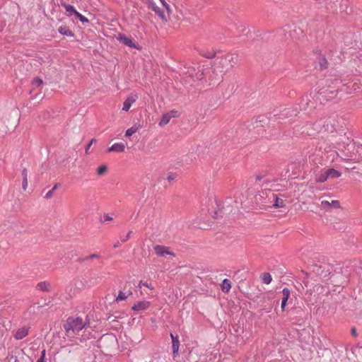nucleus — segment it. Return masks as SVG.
<instances>
[{"label": "nucleus", "mask_w": 362, "mask_h": 362, "mask_svg": "<svg viewBox=\"0 0 362 362\" xmlns=\"http://www.w3.org/2000/svg\"><path fill=\"white\" fill-rule=\"evenodd\" d=\"M243 333V327L240 325H232V330L230 329V336H229V341L231 344L230 346H228L230 349H231L232 354L235 351V349L243 344V337L241 336V334Z\"/></svg>", "instance_id": "1"}, {"label": "nucleus", "mask_w": 362, "mask_h": 362, "mask_svg": "<svg viewBox=\"0 0 362 362\" xmlns=\"http://www.w3.org/2000/svg\"><path fill=\"white\" fill-rule=\"evenodd\" d=\"M84 327L85 324L79 317H69L64 325V328L69 335L78 332Z\"/></svg>", "instance_id": "2"}, {"label": "nucleus", "mask_w": 362, "mask_h": 362, "mask_svg": "<svg viewBox=\"0 0 362 362\" xmlns=\"http://www.w3.org/2000/svg\"><path fill=\"white\" fill-rule=\"evenodd\" d=\"M262 119H255V122H252L247 124V128L248 129L249 133L251 134V138H256L257 136H263L265 132L264 127L262 122Z\"/></svg>", "instance_id": "3"}, {"label": "nucleus", "mask_w": 362, "mask_h": 362, "mask_svg": "<svg viewBox=\"0 0 362 362\" xmlns=\"http://www.w3.org/2000/svg\"><path fill=\"white\" fill-rule=\"evenodd\" d=\"M322 123V120L320 119L314 124H307L305 127V130H303V133H306L309 136H314L324 129Z\"/></svg>", "instance_id": "4"}, {"label": "nucleus", "mask_w": 362, "mask_h": 362, "mask_svg": "<svg viewBox=\"0 0 362 362\" xmlns=\"http://www.w3.org/2000/svg\"><path fill=\"white\" fill-rule=\"evenodd\" d=\"M339 89L331 88L329 86L323 87L319 90V94L327 100H331L337 98Z\"/></svg>", "instance_id": "5"}, {"label": "nucleus", "mask_w": 362, "mask_h": 362, "mask_svg": "<svg viewBox=\"0 0 362 362\" xmlns=\"http://www.w3.org/2000/svg\"><path fill=\"white\" fill-rule=\"evenodd\" d=\"M283 32L284 33V37L286 40L288 39H297L298 36L302 34L303 31L301 29H296V27L291 28L289 25H286L283 28Z\"/></svg>", "instance_id": "6"}, {"label": "nucleus", "mask_w": 362, "mask_h": 362, "mask_svg": "<svg viewBox=\"0 0 362 362\" xmlns=\"http://www.w3.org/2000/svg\"><path fill=\"white\" fill-rule=\"evenodd\" d=\"M180 116V112L178 110H172L162 115L158 125L163 127L168 124L172 119L178 118Z\"/></svg>", "instance_id": "7"}, {"label": "nucleus", "mask_w": 362, "mask_h": 362, "mask_svg": "<svg viewBox=\"0 0 362 362\" xmlns=\"http://www.w3.org/2000/svg\"><path fill=\"white\" fill-rule=\"evenodd\" d=\"M213 208L214 209L211 213L215 218L223 217L225 206L223 201L216 198L214 199V206H213Z\"/></svg>", "instance_id": "8"}, {"label": "nucleus", "mask_w": 362, "mask_h": 362, "mask_svg": "<svg viewBox=\"0 0 362 362\" xmlns=\"http://www.w3.org/2000/svg\"><path fill=\"white\" fill-rule=\"evenodd\" d=\"M322 127L325 132H333L335 130V117H327L322 119Z\"/></svg>", "instance_id": "9"}, {"label": "nucleus", "mask_w": 362, "mask_h": 362, "mask_svg": "<svg viewBox=\"0 0 362 362\" xmlns=\"http://www.w3.org/2000/svg\"><path fill=\"white\" fill-rule=\"evenodd\" d=\"M148 8L152 9L163 21H167L168 16L162 8L156 5L153 0H145Z\"/></svg>", "instance_id": "10"}, {"label": "nucleus", "mask_w": 362, "mask_h": 362, "mask_svg": "<svg viewBox=\"0 0 362 362\" xmlns=\"http://www.w3.org/2000/svg\"><path fill=\"white\" fill-rule=\"evenodd\" d=\"M153 250L156 255L160 257H164L168 255L175 256L174 253L170 250L169 247L163 245H156L153 247Z\"/></svg>", "instance_id": "11"}, {"label": "nucleus", "mask_w": 362, "mask_h": 362, "mask_svg": "<svg viewBox=\"0 0 362 362\" xmlns=\"http://www.w3.org/2000/svg\"><path fill=\"white\" fill-rule=\"evenodd\" d=\"M312 98L310 95H303L299 104L300 110H306L309 107H313L314 106V102L312 100Z\"/></svg>", "instance_id": "12"}, {"label": "nucleus", "mask_w": 362, "mask_h": 362, "mask_svg": "<svg viewBox=\"0 0 362 362\" xmlns=\"http://www.w3.org/2000/svg\"><path fill=\"white\" fill-rule=\"evenodd\" d=\"M117 39L121 43L129 47L136 48L137 49H139V46L135 43L133 39L127 37L124 35H119Z\"/></svg>", "instance_id": "13"}, {"label": "nucleus", "mask_w": 362, "mask_h": 362, "mask_svg": "<svg viewBox=\"0 0 362 362\" xmlns=\"http://www.w3.org/2000/svg\"><path fill=\"white\" fill-rule=\"evenodd\" d=\"M137 98L138 97L136 94L129 95L123 103L122 110L125 112L129 111L131 106L136 101Z\"/></svg>", "instance_id": "14"}, {"label": "nucleus", "mask_w": 362, "mask_h": 362, "mask_svg": "<svg viewBox=\"0 0 362 362\" xmlns=\"http://www.w3.org/2000/svg\"><path fill=\"white\" fill-rule=\"evenodd\" d=\"M11 353L14 354L15 358L13 362H26V358H28V356L25 355L23 350L16 348Z\"/></svg>", "instance_id": "15"}, {"label": "nucleus", "mask_w": 362, "mask_h": 362, "mask_svg": "<svg viewBox=\"0 0 362 362\" xmlns=\"http://www.w3.org/2000/svg\"><path fill=\"white\" fill-rule=\"evenodd\" d=\"M321 206L327 211H329L332 209H339L341 207L338 200H332L331 202L323 200L321 202Z\"/></svg>", "instance_id": "16"}, {"label": "nucleus", "mask_w": 362, "mask_h": 362, "mask_svg": "<svg viewBox=\"0 0 362 362\" xmlns=\"http://www.w3.org/2000/svg\"><path fill=\"white\" fill-rule=\"evenodd\" d=\"M271 194V198L273 199V204L272 206L274 208H283L285 206V200H284L282 198L278 197L276 194L274 192L269 191V192Z\"/></svg>", "instance_id": "17"}, {"label": "nucleus", "mask_w": 362, "mask_h": 362, "mask_svg": "<svg viewBox=\"0 0 362 362\" xmlns=\"http://www.w3.org/2000/svg\"><path fill=\"white\" fill-rule=\"evenodd\" d=\"M127 144L122 142L115 143L107 148V152L123 153L125 151Z\"/></svg>", "instance_id": "18"}, {"label": "nucleus", "mask_w": 362, "mask_h": 362, "mask_svg": "<svg viewBox=\"0 0 362 362\" xmlns=\"http://www.w3.org/2000/svg\"><path fill=\"white\" fill-rule=\"evenodd\" d=\"M151 305V303L147 300H141L135 303L132 309L136 311H143L147 310Z\"/></svg>", "instance_id": "19"}, {"label": "nucleus", "mask_w": 362, "mask_h": 362, "mask_svg": "<svg viewBox=\"0 0 362 362\" xmlns=\"http://www.w3.org/2000/svg\"><path fill=\"white\" fill-rule=\"evenodd\" d=\"M245 27L239 21H233L230 23V28H228L231 33H239L245 30Z\"/></svg>", "instance_id": "20"}, {"label": "nucleus", "mask_w": 362, "mask_h": 362, "mask_svg": "<svg viewBox=\"0 0 362 362\" xmlns=\"http://www.w3.org/2000/svg\"><path fill=\"white\" fill-rule=\"evenodd\" d=\"M317 61L320 70L326 69L328 67V62L327 59L321 54V51H317Z\"/></svg>", "instance_id": "21"}, {"label": "nucleus", "mask_w": 362, "mask_h": 362, "mask_svg": "<svg viewBox=\"0 0 362 362\" xmlns=\"http://www.w3.org/2000/svg\"><path fill=\"white\" fill-rule=\"evenodd\" d=\"M28 334V328L25 327H23L19 328L15 332L13 337L16 339L20 340L25 337Z\"/></svg>", "instance_id": "22"}, {"label": "nucleus", "mask_w": 362, "mask_h": 362, "mask_svg": "<svg viewBox=\"0 0 362 362\" xmlns=\"http://www.w3.org/2000/svg\"><path fill=\"white\" fill-rule=\"evenodd\" d=\"M170 337L172 339L173 354L174 356H176L178 354L180 341L178 337H175L172 333H170Z\"/></svg>", "instance_id": "23"}, {"label": "nucleus", "mask_w": 362, "mask_h": 362, "mask_svg": "<svg viewBox=\"0 0 362 362\" xmlns=\"http://www.w3.org/2000/svg\"><path fill=\"white\" fill-rule=\"evenodd\" d=\"M290 294H291V291L288 288H284L282 290L283 298H282L281 305L282 310H285V308L287 305V301L290 297Z\"/></svg>", "instance_id": "24"}, {"label": "nucleus", "mask_w": 362, "mask_h": 362, "mask_svg": "<svg viewBox=\"0 0 362 362\" xmlns=\"http://www.w3.org/2000/svg\"><path fill=\"white\" fill-rule=\"evenodd\" d=\"M327 180H328L327 174V172L325 170H320L318 173H315V180L317 182L322 183V182H326Z\"/></svg>", "instance_id": "25"}, {"label": "nucleus", "mask_w": 362, "mask_h": 362, "mask_svg": "<svg viewBox=\"0 0 362 362\" xmlns=\"http://www.w3.org/2000/svg\"><path fill=\"white\" fill-rule=\"evenodd\" d=\"M325 170L327 172L328 179L337 178V177H339L341 175V173L339 171H338L334 168H328Z\"/></svg>", "instance_id": "26"}, {"label": "nucleus", "mask_w": 362, "mask_h": 362, "mask_svg": "<svg viewBox=\"0 0 362 362\" xmlns=\"http://www.w3.org/2000/svg\"><path fill=\"white\" fill-rule=\"evenodd\" d=\"M36 288L41 291H49L51 289V285L47 281H42L37 284Z\"/></svg>", "instance_id": "27"}, {"label": "nucleus", "mask_w": 362, "mask_h": 362, "mask_svg": "<svg viewBox=\"0 0 362 362\" xmlns=\"http://www.w3.org/2000/svg\"><path fill=\"white\" fill-rule=\"evenodd\" d=\"M59 33L63 35H66L69 37H73L74 35V33L72 30L69 29L66 26H60L58 28Z\"/></svg>", "instance_id": "28"}, {"label": "nucleus", "mask_w": 362, "mask_h": 362, "mask_svg": "<svg viewBox=\"0 0 362 362\" xmlns=\"http://www.w3.org/2000/svg\"><path fill=\"white\" fill-rule=\"evenodd\" d=\"M139 128H140L139 124H136L133 125L132 127L127 129V131L125 132V136L129 137V136H132L134 134H135L139 129Z\"/></svg>", "instance_id": "29"}, {"label": "nucleus", "mask_w": 362, "mask_h": 362, "mask_svg": "<svg viewBox=\"0 0 362 362\" xmlns=\"http://www.w3.org/2000/svg\"><path fill=\"white\" fill-rule=\"evenodd\" d=\"M22 176H23V184L22 187L24 191H25L28 187V170L24 168L22 170Z\"/></svg>", "instance_id": "30"}, {"label": "nucleus", "mask_w": 362, "mask_h": 362, "mask_svg": "<svg viewBox=\"0 0 362 362\" xmlns=\"http://www.w3.org/2000/svg\"><path fill=\"white\" fill-rule=\"evenodd\" d=\"M230 57L229 59H228V61L229 62L230 66L233 67L235 65L238 64V63L239 62L240 57H239L238 54H237L235 53L231 54Z\"/></svg>", "instance_id": "31"}, {"label": "nucleus", "mask_w": 362, "mask_h": 362, "mask_svg": "<svg viewBox=\"0 0 362 362\" xmlns=\"http://www.w3.org/2000/svg\"><path fill=\"white\" fill-rule=\"evenodd\" d=\"M262 281L265 284H269L272 282V278L269 273H263L261 276Z\"/></svg>", "instance_id": "32"}, {"label": "nucleus", "mask_w": 362, "mask_h": 362, "mask_svg": "<svg viewBox=\"0 0 362 362\" xmlns=\"http://www.w3.org/2000/svg\"><path fill=\"white\" fill-rule=\"evenodd\" d=\"M59 185V183L55 184V185L53 186V187L52 188V189H50L49 191H48V192L45 194V198L46 199H51V198L53 197V195H54V191H55V190H57V189H58Z\"/></svg>", "instance_id": "33"}, {"label": "nucleus", "mask_w": 362, "mask_h": 362, "mask_svg": "<svg viewBox=\"0 0 362 362\" xmlns=\"http://www.w3.org/2000/svg\"><path fill=\"white\" fill-rule=\"evenodd\" d=\"M62 5L65 8L66 11L69 13V16H71L76 11L71 5L67 4L66 3H62Z\"/></svg>", "instance_id": "34"}, {"label": "nucleus", "mask_w": 362, "mask_h": 362, "mask_svg": "<svg viewBox=\"0 0 362 362\" xmlns=\"http://www.w3.org/2000/svg\"><path fill=\"white\" fill-rule=\"evenodd\" d=\"M132 294V292H128L127 293H124L122 291H120L116 298V300L118 302V301H121V300H125L127 298V297L129 296H130Z\"/></svg>", "instance_id": "35"}, {"label": "nucleus", "mask_w": 362, "mask_h": 362, "mask_svg": "<svg viewBox=\"0 0 362 362\" xmlns=\"http://www.w3.org/2000/svg\"><path fill=\"white\" fill-rule=\"evenodd\" d=\"M107 171V168L105 165H102L97 168V173L98 175H104Z\"/></svg>", "instance_id": "36"}, {"label": "nucleus", "mask_w": 362, "mask_h": 362, "mask_svg": "<svg viewBox=\"0 0 362 362\" xmlns=\"http://www.w3.org/2000/svg\"><path fill=\"white\" fill-rule=\"evenodd\" d=\"M160 1L162 6L165 8L168 16H169L172 12L170 5L165 0H160Z\"/></svg>", "instance_id": "37"}, {"label": "nucleus", "mask_w": 362, "mask_h": 362, "mask_svg": "<svg viewBox=\"0 0 362 362\" xmlns=\"http://www.w3.org/2000/svg\"><path fill=\"white\" fill-rule=\"evenodd\" d=\"M42 80L40 78H35L33 81V85L35 87L40 86L42 85Z\"/></svg>", "instance_id": "38"}, {"label": "nucleus", "mask_w": 362, "mask_h": 362, "mask_svg": "<svg viewBox=\"0 0 362 362\" xmlns=\"http://www.w3.org/2000/svg\"><path fill=\"white\" fill-rule=\"evenodd\" d=\"M97 140L95 139H92L90 140V141L89 142V144L87 145V147L86 148V153H88V150L90 149V148L91 147L92 144H94V143H96Z\"/></svg>", "instance_id": "39"}, {"label": "nucleus", "mask_w": 362, "mask_h": 362, "mask_svg": "<svg viewBox=\"0 0 362 362\" xmlns=\"http://www.w3.org/2000/svg\"><path fill=\"white\" fill-rule=\"evenodd\" d=\"M176 177V175L175 174L173 173H170L168 174L167 175V180L169 181V182H171L173 180H174Z\"/></svg>", "instance_id": "40"}, {"label": "nucleus", "mask_w": 362, "mask_h": 362, "mask_svg": "<svg viewBox=\"0 0 362 362\" xmlns=\"http://www.w3.org/2000/svg\"><path fill=\"white\" fill-rule=\"evenodd\" d=\"M45 350L42 351L41 357L37 360V362H45Z\"/></svg>", "instance_id": "41"}, {"label": "nucleus", "mask_w": 362, "mask_h": 362, "mask_svg": "<svg viewBox=\"0 0 362 362\" xmlns=\"http://www.w3.org/2000/svg\"><path fill=\"white\" fill-rule=\"evenodd\" d=\"M81 22L82 23H88V20L85 17L83 16V15H81V16H79V18Z\"/></svg>", "instance_id": "42"}, {"label": "nucleus", "mask_w": 362, "mask_h": 362, "mask_svg": "<svg viewBox=\"0 0 362 362\" xmlns=\"http://www.w3.org/2000/svg\"><path fill=\"white\" fill-rule=\"evenodd\" d=\"M351 333L353 337H357L356 329L354 327L351 328Z\"/></svg>", "instance_id": "43"}, {"label": "nucleus", "mask_w": 362, "mask_h": 362, "mask_svg": "<svg viewBox=\"0 0 362 362\" xmlns=\"http://www.w3.org/2000/svg\"><path fill=\"white\" fill-rule=\"evenodd\" d=\"M140 285H142V286H146V287H147V288H151V289H153V288H152V287H151V286H149V284H148V283H146V282H142V281H141V282H140Z\"/></svg>", "instance_id": "44"}, {"label": "nucleus", "mask_w": 362, "mask_h": 362, "mask_svg": "<svg viewBox=\"0 0 362 362\" xmlns=\"http://www.w3.org/2000/svg\"><path fill=\"white\" fill-rule=\"evenodd\" d=\"M264 177V175H257L255 177V181L259 182L263 179Z\"/></svg>", "instance_id": "45"}, {"label": "nucleus", "mask_w": 362, "mask_h": 362, "mask_svg": "<svg viewBox=\"0 0 362 362\" xmlns=\"http://www.w3.org/2000/svg\"><path fill=\"white\" fill-rule=\"evenodd\" d=\"M132 233V232L131 230H130V231H129V232H128V233L127 234L126 238H125L124 239H123V240H122V241H123V242H125L126 240H127L129 238V237H130V235H131Z\"/></svg>", "instance_id": "46"}, {"label": "nucleus", "mask_w": 362, "mask_h": 362, "mask_svg": "<svg viewBox=\"0 0 362 362\" xmlns=\"http://www.w3.org/2000/svg\"><path fill=\"white\" fill-rule=\"evenodd\" d=\"M204 56L207 57V58H212V57H214V53L210 52L208 54H204Z\"/></svg>", "instance_id": "47"}, {"label": "nucleus", "mask_w": 362, "mask_h": 362, "mask_svg": "<svg viewBox=\"0 0 362 362\" xmlns=\"http://www.w3.org/2000/svg\"><path fill=\"white\" fill-rule=\"evenodd\" d=\"M78 18H79V16H81V14L80 13H78L77 11H75V13H74Z\"/></svg>", "instance_id": "48"}, {"label": "nucleus", "mask_w": 362, "mask_h": 362, "mask_svg": "<svg viewBox=\"0 0 362 362\" xmlns=\"http://www.w3.org/2000/svg\"><path fill=\"white\" fill-rule=\"evenodd\" d=\"M98 256L96 254H93L90 256V259L97 258Z\"/></svg>", "instance_id": "49"}, {"label": "nucleus", "mask_w": 362, "mask_h": 362, "mask_svg": "<svg viewBox=\"0 0 362 362\" xmlns=\"http://www.w3.org/2000/svg\"><path fill=\"white\" fill-rule=\"evenodd\" d=\"M230 288H231L230 283L228 281V292L229 291V290L230 289Z\"/></svg>", "instance_id": "50"}, {"label": "nucleus", "mask_w": 362, "mask_h": 362, "mask_svg": "<svg viewBox=\"0 0 362 362\" xmlns=\"http://www.w3.org/2000/svg\"><path fill=\"white\" fill-rule=\"evenodd\" d=\"M225 284H226V279H223V286H222V287H223V289H224V288H225V287H224Z\"/></svg>", "instance_id": "51"}, {"label": "nucleus", "mask_w": 362, "mask_h": 362, "mask_svg": "<svg viewBox=\"0 0 362 362\" xmlns=\"http://www.w3.org/2000/svg\"><path fill=\"white\" fill-rule=\"evenodd\" d=\"M112 219V218L111 217H110V216H106V217H105V220H106V221H111Z\"/></svg>", "instance_id": "52"}, {"label": "nucleus", "mask_w": 362, "mask_h": 362, "mask_svg": "<svg viewBox=\"0 0 362 362\" xmlns=\"http://www.w3.org/2000/svg\"><path fill=\"white\" fill-rule=\"evenodd\" d=\"M360 148H361V151L358 150L357 151H358V152H360V155H362V145H361V146L360 147Z\"/></svg>", "instance_id": "53"}]
</instances>
